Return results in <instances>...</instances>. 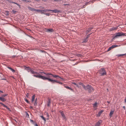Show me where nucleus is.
Masks as SVG:
<instances>
[{"mask_svg": "<svg viewBox=\"0 0 126 126\" xmlns=\"http://www.w3.org/2000/svg\"><path fill=\"white\" fill-rule=\"evenodd\" d=\"M97 103H95L93 105V107L94 108H96L97 107Z\"/></svg>", "mask_w": 126, "mask_h": 126, "instance_id": "obj_32", "label": "nucleus"}, {"mask_svg": "<svg viewBox=\"0 0 126 126\" xmlns=\"http://www.w3.org/2000/svg\"><path fill=\"white\" fill-rule=\"evenodd\" d=\"M116 35L114 36V38H115L121 36L125 35L126 33L122 32H118L116 33Z\"/></svg>", "mask_w": 126, "mask_h": 126, "instance_id": "obj_3", "label": "nucleus"}, {"mask_svg": "<svg viewBox=\"0 0 126 126\" xmlns=\"http://www.w3.org/2000/svg\"><path fill=\"white\" fill-rule=\"evenodd\" d=\"M78 85L79 84L81 85L84 89L88 88H89V87H90L89 85H87V86H85L84 85V84L82 83L81 82H78Z\"/></svg>", "mask_w": 126, "mask_h": 126, "instance_id": "obj_6", "label": "nucleus"}, {"mask_svg": "<svg viewBox=\"0 0 126 126\" xmlns=\"http://www.w3.org/2000/svg\"><path fill=\"white\" fill-rule=\"evenodd\" d=\"M25 100L28 103H29V102L28 100L27 99H25Z\"/></svg>", "mask_w": 126, "mask_h": 126, "instance_id": "obj_40", "label": "nucleus"}, {"mask_svg": "<svg viewBox=\"0 0 126 126\" xmlns=\"http://www.w3.org/2000/svg\"><path fill=\"white\" fill-rule=\"evenodd\" d=\"M85 7V5H84V6H83V8H84V7Z\"/></svg>", "mask_w": 126, "mask_h": 126, "instance_id": "obj_53", "label": "nucleus"}, {"mask_svg": "<svg viewBox=\"0 0 126 126\" xmlns=\"http://www.w3.org/2000/svg\"><path fill=\"white\" fill-rule=\"evenodd\" d=\"M28 8L30 10H31L32 11H35V9L33 8H32L30 7H28Z\"/></svg>", "mask_w": 126, "mask_h": 126, "instance_id": "obj_13", "label": "nucleus"}, {"mask_svg": "<svg viewBox=\"0 0 126 126\" xmlns=\"http://www.w3.org/2000/svg\"><path fill=\"white\" fill-rule=\"evenodd\" d=\"M38 74H37V75H34L33 76L34 77L38 78H39L41 79L44 80H48L49 77V76L46 77L42 76L41 75Z\"/></svg>", "mask_w": 126, "mask_h": 126, "instance_id": "obj_2", "label": "nucleus"}, {"mask_svg": "<svg viewBox=\"0 0 126 126\" xmlns=\"http://www.w3.org/2000/svg\"><path fill=\"white\" fill-rule=\"evenodd\" d=\"M39 73L40 74L43 73L45 74L47 76H47H49V77L50 78V77H51L50 75H51L54 78H56L57 79L58 78H59L62 79H63L61 78L59 76L57 75L54 74H53L51 73H47L44 72H39Z\"/></svg>", "mask_w": 126, "mask_h": 126, "instance_id": "obj_1", "label": "nucleus"}, {"mask_svg": "<svg viewBox=\"0 0 126 126\" xmlns=\"http://www.w3.org/2000/svg\"><path fill=\"white\" fill-rule=\"evenodd\" d=\"M6 12L7 13V15H8L9 14V12H8V11H6Z\"/></svg>", "mask_w": 126, "mask_h": 126, "instance_id": "obj_41", "label": "nucleus"}, {"mask_svg": "<svg viewBox=\"0 0 126 126\" xmlns=\"http://www.w3.org/2000/svg\"><path fill=\"white\" fill-rule=\"evenodd\" d=\"M48 81L49 82H50L53 83H54L55 82H57L58 83L61 84H62L63 83L61 82L58 81H57V80H53L52 79H50L49 77L48 79Z\"/></svg>", "mask_w": 126, "mask_h": 126, "instance_id": "obj_4", "label": "nucleus"}, {"mask_svg": "<svg viewBox=\"0 0 126 126\" xmlns=\"http://www.w3.org/2000/svg\"><path fill=\"white\" fill-rule=\"evenodd\" d=\"M12 11L13 12V13L14 14L16 12V11L14 10H12Z\"/></svg>", "mask_w": 126, "mask_h": 126, "instance_id": "obj_39", "label": "nucleus"}, {"mask_svg": "<svg viewBox=\"0 0 126 126\" xmlns=\"http://www.w3.org/2000/svg\"><path fill=\"white\" fill-rule=\"evenodd\" d=\"M2 103H2L0 102V104H1V105H2Z\"/></svg>", "mask_w": 126, "mask_h": 126, "instance_id": "obj_52", "label": "nucleus"}, {"mask_svg": "<svg viewBox=\"0 0 126 126\" xmlns=\"http://www.w3.org/2000/svg\"><path fill=\"white\" fill-rule=\"evenodd\" d=\"M112 48H112V46H111V47H110L109 48L107 51H110V50L111 49H112Z\"/></svg>", "mask_w": 126, "mask_h": 126, "instance_id": "obj_30", "label": "nucleus"}, {"mask_svg": "<svg viewBox=\"0 0 126 126\" xmlns=\"http://www.w3.org/2000/svg\"><path fill=\"white\" fill-rule=\"evenodd\" d=\"M117 27H113L111 28L110 29V31H112L114 30H116L117 29Z\"/></svg>", "mask_w": 126, "mask_h": 126, "instance_id": "obj_21", "label": "nucleus"}, {"mask_svg": "<svg viewBox=\"0 0 126 126\" xmlns=\"http://www.w3.org/2000/svg\"><path fill=\"white\" fill-rule=\"evenodd\" d=\"M40 117L41 118L45 121L46 122V118H44L43 116H41Z\"/></svg>", "mask_w": 126, "mask_h": 126, "instance_id": "obj_27", "label": "nucleus"}, {"mask_svg": "<svg viewBox=\"0 0 126 126\" xmlns=\"http://www.w3.org/2000/svg\"><path fill=\"white\" fill-rule=\"evenodd\" d=\"M40 10H37V9H35V11H36L37 12L39 13V12H40Z\"/></svg>", "mask_w": 126, "mask_h": 126, "instance_id": "obj_36", "label": "nucleus"}, {"mask_svg": "<svg viewBox=\"0 0 126 126\" xmlns=\"http://www.w3.org/2000/svg\"><path fill=\"white\" fill-rule=\"evenodd\" d=\"M86 3V4H85V5H87V4H88V2H87V3Z\"/></svg>", "mask_w": 126, "mask_h": 126, "instance_id": "obj_50", "label": "nucleus"}, {"mask_svg": "<svg viewBox=\"0 0 126 126\" xmlns=\"http://www.w3.org/2000/svg\"><path fill=\"white\" fill-rule=\"evenodd\" d=\"M114 111H111L110 112V113L109 115L110 117H112V115L114 113Z\"/></svg>", "mask_w": 126, "mask_h": 126, "instance_id": "obj_23", "label": "nucleus"}, {"mask_svg": "<svg viewBox=\"0 0 126 126\" xmlns=\"http://www.w3.org/2000/svg\"><path fill=\"white\" fill-rule=\"evenodd\" d=\"M102 122V121L101 120H99L98 122L96 123L95 126H100Z\"/></svg>", "mask_w": 126, "mask_h": 126, "instance_id": "obj_9", "label": "nucleus"}, {"mask_svg": "<svg viewBox=\"0 0 126 126\" xmlns=\"http://www.w3.org/2000/svg\"><path fill=\"white\" fill-rule=\"evenodd\" d=\"M7 68L9 69H10V70H11V71H12L13 72H15V70L13 69L11 67H8Z\"/></svg>", "mask_w": 126, "mask_h": 126, "instance_id": "obj_16", "label": "nucleus"}, {"mask_svg": "<svg viewBox=\"0 0 126 126\" xmlns=\"http://www.w3.org/2000/svg\"><path fill=\"white\" fill-rule=\"evenodd\" d=\"M88 41V39L87 38L85 39L83 41V42L85 43Z\"/></svg>", "mask_w": 126, "mask_h": 126, "instance_id": "obj_29", "label": "nucleus"}, {"mask_svg": "<svg viewBox=\"0 0 126 126\" xmlns=\"http://www.w3.org/2000/svg\"><path fill=\"white\" fill-rule=\"evenodd\" d=\"M89 87L88 88L85 89H88V91L89 92H91L93 90V88L91 86L89 85Z\"/></svg>", "mask_w": 126, "mask_h": 126, "instance_id": "obj_8", "label": "nucleus"}, {"mask_svg": "<svg viewBox=\"0 0 126 126\" xmlns=\"http://www.w3.org/2000/svg\"><path fill=\"white\" fill-rule=\"evenodd\" d=\"M120 45H112L111 46L112 47V48H113L116 47H120Z\"/></svg>", "mask_w": 126, "mask_h": 126, "instance_id": "obj_15", "label": "nucleus"}, {"mask_svg": "<svg viewBox=\"0 0 126 126\" xmlns=\"http://www.w3.org/2000/svg\"><path fill=\"white\" fill-rule=\"evenodd\" d=\"M30 121H31V122H32L33 123H34V121H33V120H31Z\"/></svg>", "mask_w": 126, "mask_h": 126, "instance_id": "obj_45", "label": "nucleus"}, {"mask_svg": "<svg viewBox=\"0 0 126 126\" xmlns=\"http://www.w3.org/2000/svg\"><path fill=\"white\" fill-rule=\"evenodd\" d=\"M8 95L7 94H3L2 95L1 97H5L6 96H7Z\"/></svg>", "mask_w": 126, "mask_h": 126, "instance_id": "obj_37", "label": "nucleus"}, {"mask_svg": "<svg viewBox=\"0 0 126 126\" xmlns=\"http://www.w3.org/2000/svg\"><path fill=\"white\" fill-rule=\"evenodd\" d=\"M44 14L47 16H49L50 15V14L48 13H44Z\"/></svg>", "mask_w": 126, "mask_h": 126, "instance_id": "obj_33", "label": "nucleus"}, {"mask_svg": "<svg viewBox=\"0 0 126 126\" xmlns=\"http://www.w3.org/2000/svg\"><path fill=\"white\" fill-rule=\"evenodd\" d=\"M126 54H119L118 55V56H123L124 55H126Z\"/></svg>", "mask_w": 126, "mask_h": 126, "instance_id": "obj_34", "label": "nucleus"}, {"mask_svg": "<svg viewBox=\"0 0 126 126\" xmlns=\"http://www.w3.org/2000/svg\"><path fill=\"white\" fill-rule=\"evenodd\" d=\"M107 102H108V103H110L108 101Z\"/></svg>", "mask_w": 126, "mask_h": 126, "instance_id": "obj_54", "label": "nucleus"}, {"mask_svg": "<svg viewBox=\"0 0 126 126\" xmlns=\"http://www.w3.org/2000/svg\"><path fill=\"white\" fill-rule=\"evenodd\" d=\"M103 111L102 110L100 111L98 113V114L97 115V117L99 116L103 112Z\"/></svg>", "mask_w": 126, "mask_h": 126, "instance_id": "obj_14", "label": "nucleus"}, {"mask_svg": "<svg viewBox=\"0 0 126 126\" xmlns=\"http://www.w3.org/2000/svg\"><path fill=\"white\" fill-rule=\"evenodd\" d=\"M13 3H14V2H13ZM14 3L17 4V5L18 6H20V5L19 4L17 3Z\"/></svg>", "mask_w": 126, "mask_h": 126, "instance_id": "obj_42", "label": "nucleus"}, {"mask_svg": "<svg viewBox=\"0 0 126 126\" xmlns=\"http://www.w3.org/2000/svg\"><path fill=\"white\" fill-rule=\"evenodd\" d=\"M35 126H38V125L37 124H36L35 125Z\"/></svg>", "mask_w": 126, "mask_h": 126, "instance_id": "obj_49", "label": "nucleus"}, {"mask_svg": "<svg viewBox=\"0 0 126 126\" xmlns=\"http://www.w3.org/2000/svg\"><path fill=\"white\" fill-rule=\"evenodd\" d=\"M43 11V10H41L40 12H41V14H44V11Z\"/></svg>", "mask_w": 126, "mask_h": 126, "instance_id": "obj_38", "label": "nucleus"}, {"mask_svg": "<svg viewBox=\"0 0 126 126\" xmlns=\"http://www.w3.org/2000/svg\"><path fill=\"white\" fill-rule=\"evenodd\" d=\"M0 100L3 102H4L6 101L5 98L3 97H0Z\"/></svg>", "mask_w": 126, "mask_h": 126, "instance_id": "obj_10", "label": "nucleus"}, {"mask_svg": "<svg viewBox=\"0 0 126 126\" xmlns=\"http://www.w3.org/2000/svg\"><path fill=\"white\" fill-rule=\"evenodd\" d=\"M60 112L63 118V120H66V117L64 115V113L63 111H60Z\"/></svg>", "mask_w": 126, "mask_h": 126, "instance_id": "obj_7", "label": "nucleus"}, {"mask_svg": "<svg viewBox=\"0 0 126 126\" xmlns=\"http://www.w3.org/2000/svg\"><path fill=\"white\" fill-rule=\"evenodd\" d=\"M31 73L32 74H38V73L37 72H36L34 71L32 69V70L31 71Z\"/></svg>", "mask_w": 126, "mask_h": 126, "instance_id": "obj_18", "label": "nucleus"}, {"mask_svg": "<svg viewBox=\"0 0 126 126\" xmlns=\"http://www.w3.org/2000/svg\"><path fill=\"white\" fill-rule=\"evenodd\" d=\"M27 115L29 116V114H27Z\"/></svg>", "mask_w": 126, "mask_h": 126, "instance_id": "obj_56", "label": "nucleus"}, {"mask_svg": "<svg viewBox=\"0 0 126 126\" xmlns=\"http://www.w3.org/2000/svg\"><path fill=\"white\" fill-rule=\"evenodd\" d=\"M93 28H89L88 30L86 32L87 33L88 32L90 31H91V30Z\"/></svg>", "mask_w": 126, "mask_h": 126, "instance_id": "obj_26", "label": "nucleus"}, {"mask_svg": "<svg viewBox=\"0 0 126 126\" xmlns=\"http://www.w3.org/2000/svg\"><path fill=\"white\" fill-rule=\"evenodd\" d=\"M49 10H48V9H46L44 10H43V11H44V12H47Z\"/></svg>", "mask_w": 126, "mask_h": 126, "instance_id": "obj_35", "label": "nucleus"}, {"mask_svg": "<svg viewBox=\"0 0 126 126\" xmlns=\"http://www.w3.org/2000/svg\"><path fill=\"white\" fill-rule=\"evenodd\" d=\"M78 82L77 81H75V82L74 84L76 85L77 87H79L80 86L78 85Z\"/></svg>", "mask_w": 126, "mask_h": 126, "instance_id": "obj_17", "label": "nucleus"}, {"mask_svg": "<svg viewBox=\"0 0 126 126\" xmlns=\"http://www.w3.org/2000/svg\"><path fill=\"white\" fill-rule=\"evenodd\" d=\"M48 10L50 11H52V10H51L50 9H48Z\"/></svg>", "mask_w": 126, "mask_h": 126, "instance_id": "obj_47", "label": "nucleus"}, {"mask_svg": "<svg viewBox=\"0 0 126 126\" xmlns=\"http://www.w3.org/2000/svg\"><path fill=\"white\" fill-rule=\"evenodd\" d=\"M15 121L16 122V120H15Z\"/></svg>", "mask_w": 126, "mask_h": 126, "instance_id": "obj_58", "label": "nucleus"}, {"mask_svg": "<svg viewBox=\"0 0 126 126\" xmlns=\"http://www.w3.org/2000/svg\"><path fill=\"white\" fill-rule=\"evenodd\" d=\"M26 69L28 70V72H30L32 70V69H31V68L29 67H26Z\"/></svg>", "mask_w": 126, "mask_h": 126, "instance_id": "obj_22", "label": "nucleus"}, {"mask_svg": "<svg viewBox=\"0 0 126 126\" xmlns=\"http://www.w3.org/2000/svg\"><path fill=\"white\" fill-rule=\"evenodd\" d=\"M123 108L124 109V110H125V106H123Z\"/></svg>", "mask_w": 126, "mask_h": 126, "instance_id": "obj_48", "label": "nucleus"}, {"mask_svg": "<svg viewBox=\"0 0 126 126\" xmlns=\"http://www.w3.org/2000/svg\"><path fill=\"white\" fill-rule=\"evenodd\" d=\"M66 88L67 89L70 90L71 91L73 90V89L69 87H68V86L66 87Z\"/></svg>", "mask_w": 126, "mask_h": 126, "instance_id": "obj_31", "label": "nucleus"}, {"mask_svg": "<svg viewBox=\"0 0 126 126\" xmlns=\"http://www.w3.org/2000/svg\"><path fill=\"white\" fill-rule=\"evenodd\" d=\"M54 1H58V0H53Z\"/></svg>", "mask_w": 126, "mask_h": 126, "instance_id": "obj_51", "label": "nucleus"}, {"mask_svg": "<svg viewBox=\"0 0 126 126\" xmlns=\"http://www.w3.org/2000/svg\"><path fill=\"white\" fill-rule=\"evenodd\" d=\"M35 98V95H33L32 97V102H33L34 101Z\"/></svg>", "mask_w": 126, "mask_h": 126, "instance_id": "obj_24", "label": "nucleus"}, {"mask_svg": "<svg viewBox=\"0 0 126 126\" xmlns=\"http://www.w3.org/2000/svg\"><path fill=\"white\" fill-rule=\"evenodd\" d=\"M2 105L4 107L6 108L8 110H10V109L8 107L4 105L3 103L2 104Z\"/></svg>", "mask_w": 126, "mask_h": 126, "instance_id": "obj_19", "label": "nucleus"}, {"mask_svg": "<svg viewBox=\"0 0 126 126\" xmlns=\"http://www.w3.org/2000/svg\"><path fill=\"white\" fill-rule=\"evenodd\" d=\"M48 102L47 104V106H49L50 105V104L51 102V100L49 98L48 99Z\"/></svg>", "mask_w": 126, "mask_h": 126, "instance_id": "obj_20", "label": "nucleus"}, {"mask_svg": "<svg viewBox=\"0 0 126 126\" xmlns=\"http://www.w3.org/2000/svg\"><path fill=\"white\" fill-rule=\"evenodd\" d=\"M90 36V35H87V37L86 38H88Z\"/></svg>", "mask_w": 126, "mask_h": 126, "instance_id": "obj_44", "label": "nucleus"}, {"mask_svg": "<svg viewBox=\"0 0 126 126\" xmlns=\"http://www.w3.org/2000/svg\"><path fill=\"white\" fill-rule=\"evenodd\" d=\"M28 2H30V1H28Z\"/></svg>", "mask_w": 126, "mask_h": 126, "instance_id": "obj_55", "label": "nucleus"}, {"mask_svg": "<svg viewBox=\"0 0 126 126\" xmlns=\"http://www.w3.org/2000/svg\"><path fill=\"white\" fill-rule=\"evenodd\" d=\"M31 108H32V107H31Z\"/></svg>", "mask_w": 126, "mask_h": 126, "instance_id": "obj_57", "label": "nucleus"}, {"mask_svg": "<svg viewBox=\"0 0 126 126\" xmlns=\"http://www.w3.org/2000/svg\"><path fill=\"white\" fill-rule=\"evenodd\" d=\"M46 31L47 32H53V30L52 29H46Z\"/></svg>", "mask_w": 126, "mask_h": 126, "instance_id": "obj_12", "label": "nucleus"}, {"mask_svg": "<svg viewBox=\"0 0 126 126\" xmlns=\"http://www.w3.org/2000/svg\"><path fill=\"white\" fill-rule=\"evenodd\" d=\"M3 93V92L1 91V90H0V93Z\"/></svg>", "mask_w": 126, "mask_h": 126, "instance_id": "obj_46", "label": "nucleus"}, {"mask_svg": "<svg viewBox=\"0 0 126 126\" xmlns=\"http://www.w3.org/2000/svg\"><path fill=\"white\" fill-rule=\"evenodd\" d=\"M100 73L101 75L103 76L106 74V72L105 69L104 68H102L100 70Z\"/></svg>", "mask_w": 126, "mask_h": 126, "instance_id": "obj_5", "label": "nucleus"}, {"mask_svg": "<svg viewBox=\"0 0 126 126\" xmlns=\"http://www.w3.org/2000/svg\"><path fill=\"white\" fill-rule=\"evenodd\" d=\"M37 98H36V99L35 100V103L34 104V106H36V105L37 104Z\"/></svg>", "mask_w": 126, "mask_h": 126, "instance_id": "obj_28", "label": "nucleus"}, {"mask_svg": "<svg viewBox=\"0 0 126 126\" xmlns=\"http://www.w3.org/2000/svg\"><path fill=\"white\" fill-rule=\"evenodd\" d=\"M93 28H89L88 30L86 32L87 33L88 32L90 31H91V30Z\"/></svg>", "mask_w": 126, "mask_h": 126, "instance_id": "obj_25", "label": "nucleus"}, {"mask_svg": "<svg viewBox=\"0 0 126 126\" xmlns=\"http://www.w3.org/2000/svg\"><path fill=\"white\" fill-rule=\"evenodd\" d=\"M75 82V81H72L71 83H72L73 84Z\"/></svg>", "mask_w": 126, "mask_h": 126, "instance_id": "obj_43", "label": "nucleus"}, {"mask_svg": "<svg viewBox=\"0 0 126 126\" xmlns=\"http://www.w3.org/2000/svg\"><path fill=\"white\" fill-rule=\"evenodd\" d=\"M52 11L53 12L55 13L60 12V11L59 10H57V9L52 10Z\"/></svg>", "mask_w": 126, "mask_h": 126, "instance_id": "obj_11", "label": "nucleus"}]
</instances>
